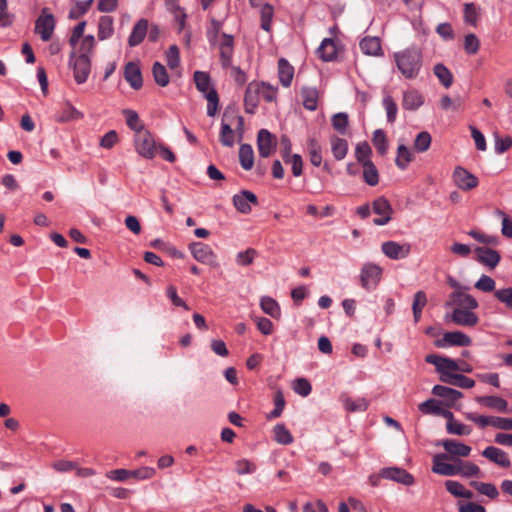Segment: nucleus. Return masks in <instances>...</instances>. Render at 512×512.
Listing matches in <instances>:
<instances>
[{"instance_id": "f257e3e1", "label": "nucleus", "mask_w": 512, "mask_h": 512, "mask_svg": "<svg viewBox=\"0 0 512 512\" xmlns=\"http://www.w3.org/2000/svg\"><path fill=\"white\" fill-rule=\"evenodd\" d=\"M394 61L398 70L406 79H415L422 67V51L413 45L394 53Z\"/></svg>"}, {"instance_id": "f03ea898", "label": "nucleus", "mask_w": 512, "mask_h": 512, "mask_svg": "<svg viewBox=\"0 0 512 512\" xmlns=\"http://www.w3.org/2000/svg\"><path fill=\"white\" fill-rule=\"evenodd\" d=\"M276 97V90L273 86L264 82L252 81L248 84L244 96V107L247 113H255L260 99L273 101Z\"/></svg>"}, {"instance_id": "7ed1b4c3", "label": "nucleus", "mask_w": 512, "mask_h": 512, "mask_svg": "<svg viewBox=\"0 0 512 512\" xmlns=\"http://www.w3.org/2000/svg\"><path fill=\"white\" fill-rule=\"evenodd\" d=\"M194 81L197 90L206 98L207 114L208 116H214L219 109V96L217 91L212 85L210 76L208 73L203 71H196L194 73Z\"/></svg>"}, {"instance_id": "20e7f679", "label": "nucleus", "mask_w": 512, "mask_h": 512, "mask_svg": "<svg viewBox=\"0 0 512 512\" xmlns=\"http://www.w3.org/2000/svg\"><path fill=\"white\" fill-rule=\"evenodd\" d=\"M157 142L149 130L139 131L133 136V146L136 153L147 160L153 159L158 150Z\"/></svg>"}, {"instance_id": "39448f33", "label": "nucleus", "mask_w": 512, "mask_h": 512, "mask_svg": "<svg viewBox=\"0 0 512 512\" xmlns=\"http://www.w3.org/2000/svg\"><path fill=\"white\" fill-rule=\"evenodd\" d=\"M383 269L375 263L367 262L360 269V284L363 289L373 291L382 279Z\"/></svg>"}, {"instance_id": "423d86ee", "label": "nucleus", "mask_w": 512, "mask_h": 512, "mask_svg": "<svg viewBox=\"0 0 512 512\" xmlns=\"http://www.w3.org/2000/svg\"><path fill=\"white\" fill-rule=\"evenodd\" d=\"M69 65L73 70L74 79L78 84H83L87 81L91 71V61L88 55H77L75 52H72Z\"/></svg>"}, {"instance_id": "0eeeda50", "label": "nucleus", "mask_w": 512, "mask_h": 512, "mask_svg": "<svg viewBox=\"0 0 512 512\" xmlns=\"http://www.w3.org/2000/svg\"><path fill=\"white\" fill-rule=\"evenodd\" d=\"M465 417L466 419L474 422L480 428L492 426L500 430H512V418L476 415L471 412L465 413Z\"/></svg>"}, {"instance_id": "6e6552de", "label": "nucleus", "mask_w": 512, "mask_h": 512, "mask_svg": "<svg viewBox=\"0 0 512 512\" xmlns=\"http://www.w3.org/2000/svg\"><path fill=\"white\" fill-rule=\"evenodd\" d=\"M237 121L236 131L232 129L231 124L223 118L221 123L220 142L226 147H232L243 136L244 121L241 116L235 117Z\"/></svg>"}, {"instance_id": "1a4fd4ad", "label": "nucleus", "mask_w": 512, "mask_h": 512, "mask_svg": "<svg viewBox=\"0 0 512 512\" xmlns=\"http://www.w3.org/2000/svg\"><path fill=\"white\" fill-rule=\"evenodd\" d=\"M56 20L47 8L42 9L36 19L34 32L40 36L42 41H49L55 30Z\"/></svg>"}, {"instance_id": "9d476101", "label": "nucleus", "mask_w": 512, "mask_h": 512, "mask_svg": "<svg viewBox=\"0 0 512 512\" xmlns=\"http://www.w3.org/2000/svg\"><path fill=\"white\" fill-rule=\"evenodd\" d=\"M189 249L196 261L214 268L219 266L216 253L207 244L195 242L189 245Z\"/></svg>"}, {"instance_id": "9b49d317", "label": "nucleus", "mask_w": 512, "mask_h": 512, "mask_svg": "<svg viewBox=\"0 0 512 512\" xmlns=\"http://www.w3.org/2000/svg\"><path fill=\"white\" fill-rule=\"evenodd\" d=\"M452 179L455 186L463 191L472 190L479 184L478 178L462 166L455 167Z\"/></svg>"}, {"instance_id": "f8f14e48", "label": "nucleus", "mask_w": 512, "mask_h": 512, "mask_svg": "<svg viewBox=\"0 0 512 512\" xmlns=\"http://www.w3.org/2000/svg\"><path fill=\"white\" fill-rule=\"evenodd\" d=\"M382 253L392 260H401L409 256L411 246L409 243H399L396 241H386L381 245Z\"/></svg>"}, {"instance_id": "ddd939ff", "label": "nucleus", "mask_w": 512, "mask_h": 512, "mask_svg": "<svg viewBox=\"0 0 512 512\" xmlns=\"http://www.w3.org/2000/svg\"><path fill=\"white\" fill-rule=\"evenodd\" d=\"M448 455L445 453L436 454L432 459V472L441 476H455L456 471V459L452 463L448 462Z\"/></svg>"}, {"instance_id": "4468645a", "label": "nucleus", "mask_w": 512, "mask_h": 512, "mask_svg": "<svg viewBox=\"0 0 512 512\" xmlns=\"http://www.w3.org/2000/svg\"><path fill=\"white\" fill-rule=\"evenodd\" d=\"M427 363L435 366L440 376L447 375L450 372H456L459 370V364L448 357L439 356L436 354H429L425 357Z\"/></svg>"}, {"instance_id": "2eb2a0df", "label": "nucleus", "mask_w": 512, "mask_h": 512, "mask_svg": "<svg viewBox=\"0 0 512 512\" xmlns=\"http://www.w3.org/2000/svg\"><path fill=\"white\" fill-rule=\"evenodd\" d=\"M472 343V339L461 331H452L444 333L442 339L437 340L435 345L437 347L446 348L452 346H469Z\"/></svg>"}, {"instance_id": "dca6fc26", "label": "nucleus", "mask_w": 512, "mask_h": 512, "mask_svg": "<svg viewBox=\"0 0 512 512\" xmlns=\"http://www.w3.org/2000/svg\"><path fill=\"white\" fill-rule=\"evenodd\" d=\"M473 310L454 308L450 314V319L458 326L474 327L478 324L479 317Z\"/></svg>"}, {"instance_id": "f3484780", "label": "nucleus", "mask_w": 512, "mask_h": 512, "mask_svg": "<svg viewBox=\"0 0 512 512\" xmlns=\"http://www.w3.org/2000/svg\"><path fill=\"white\" fill-rule=\"evenodd\" d=\"M373 212L378 215L373 223L378 226L386 225L392 217L393 209L387 199L380 197L372 203Z\"/></svg>"}, {"instance_id": "a211bd4d", "label": "nucleus", "mask_w": 512, "mask_h": 512, "mask_svg": "<svg viewBox=\"0 0 512 512\" xmlns=\"http://www.w3.org/2000/svg\"><path fill=\"white\" fill-rule=\"evenodd\" d=\"M277 140L268 130L261 129L257 135V148L261 157H269L276 149Z\"/></svg>"}, {"instance_id": "6ab92c4d", "label": "nucleus", "mask_w": 512, "mask_h": 512, "mask_svg": "<svg viewBox=\"0 0 512 512\" xmlns=\"http://www.w3.org/2000/svg\"><path fill=\"white\" fill-rule=\"evenodd\" d=\"M379 475L384 479H388L406 486H410L414 483V477L406 470L399 467L383 468Z\"/></svg>"}, {"instance_id": "aec40b11", "label": "nucleus", "mask_w": 512, "mask_h": 512, "mask_svg": "<svg viewBox=\"0 0 512 512\" xmlns=\"http://www.w3.org/2000/svg\"><path fill=\"white\" fill-rule=\"evenodd\" d=\"M446 305H454L455 308L463 309H476L479 306L478 301L472 295L465 293L463 290L451 293L450 300Z\"/></svg>"}, {"instance_id": "412c9836", "label": "nucleus", "mask_w": 512, "mask_h": 512, "mask_svg": "<svg viewBox=\"0 0 512 512\" xmlns=\"http://www.w3.org/2000/svg\"><path fill=\"white\" fill-rule=\"evenodd\" d=\"M439 445L443 446L447 455L452 457H467L472 450L470 446L454 439L444 440Z\"/></svg>"}, {"instance_id": "4be33fe9", "label": "nucleus", "mask_w": 512, "mask_h": 512, "mask_svg": "<svg viewBox=\"0 0 512 512\" xmlns=\"http://www.w3.org/2000/svg\"><path fill=\"white\" fill-rule=\"evenodd\" d=\"M482 456L497 464L500 467L508 468L511 461L507 453L497 447L488 446L482 451Z\"/></svg>"}, {"instance_id": "5701e85b", "label": "nucleus", "mask_w": 512, "mask_h": 512, "mask_svg": "<svg viewBox=\"0 0 512 512\" xmlns=\"http://www.w3.org/2000/svg\"><path fill=\"white\" fill-rule=\"evenodd\" d=\"M233 203L239 212L249 213L252 205L257 204V197L250 191H242L233 197Z\"/></svg>"}, {"instance_id": "b1692460", "label": "nucleus", "mask_w": 512, "mask_h": 512, "mask_svg": "<svg viewBox=\"0 0 512 512\" xmlns=\"http://www.w3.org/2000/svg\"><path fill=\"white\" fill-rule=\"evenodd\" d=\"M424 104V96L416 89L403 92L402 107L405 110L416 111Z\"/></svg>"}, {"instance_id": "393cba45", "label": "nucleus", "mask_w": 512, "mask_h": 512, "mask_svg": "<svg viewBox=\"0 0 512 512\" xmlns=\"http://www.w3.org/2000/svg\"><path fill=\"white\" fill-rule=\"evenodd\" d=\"M432 394L444 398L449 407H453L463 397L462 392L443 385H435L432 388Z\"/></svg>"}, {"instance_id": "a878e982", "label": "nucleus", "mask_w": 512, "mask_h": 512, "mask_svg": "<svg viewBox=\"0 0 512 512\" xmlns=\"http://www.w3.org/2000/svg\"><path fill=\"white\" fill-rule=\"evenodd\" d=\"M124 78L135 90L140 89L143 85L140 67L135 62H129L126 64L124 69Z\"/></svg>"}, {"instance_id": "bb28decb", "label": "nucleus", "mask_w": 512, "mask_h": 512, "mask_svg": "<svg viewBox=\"0 0 512 512\" xmlns=\"http://www.w3.org/2000/svg\"><path fill=\"white\" fill-rule=\"evenodd\" d=\"M475 252L477 254L478 261L492 269L495 268L500 262V254L493 249L487 247H478L476 248Z\"/></svg>"}, {"instance_id": "cd10ccee", "label": "nucleus", "mask_w": 512, "mask_h": 512, "mask_svg": "<svg viewBox=\"0 0 512 512\" xmlns=\"http://www.w3.org/2000/svg\"><path fill=\"white\" fill-rule=\"evenodd\" d=\"M361 51L368 56H381L382 48L378 37H364L359 43Z\"/></svg>"}, {"instance_id": "c85d7f7f", "label": "nucleus", "mask_w": 512, "mask_h": 512, "mask_svg": "<svg viewBox=\"0 0 512 512\" xmlns=\"http://www.w3.org/2000/svg\"><path fill=\"white\" fill-rule=\"evenodd\" d=\"M148 29V21L145 19L139 20L133 27V30L128 38V43L131 47L139 45L145 38Z\"/></svg>"}, {"instance_id": "c756f323", "label": "nucleus", "mask_w": 512, "mask_h": 512, "mask_svg": "<svg viewBox=\"0 0 512 512\" xmlns=\"http://www.w3.org/2000/svg\"><path fill=\"white\" fill-rule=\"evenodd\" d=\"M319 58L323 61H332L337 55V46L334 40L325 38L317 49Z\"/></svg>"}, {"instance_id": "7c9ffc66", "label": "nucleus", "mask_w": 512, "mask_h": 512, "mask_svg": "<svg viewBox=\"0 0 512 512\" xmlns=\"http://www.w3.org/2000/svg\"><path fill=\"white\" fill-rule=\"evenodd\" d=\"M330 146L335 160L341 161L346 157L349 148L347 140L332 136L330 138Z\"/></svg>"}, {"instance_id": "2f4dec72", "label": "nucleus", "mask_w": 512, "mask_h": 512, "mask_svg": "<svg viewBox=\"0 0 512 512\" xmlns=\"http://www.w3.org/2000/svg\"><path fill=\"white\" fill-rule=\"evenodd\" d=\"M476 401L481 405L499 412H505L508 408L507 401L498 396H479L476 398Z\"/></svg>"}, {"instance_id": "473e14b6", "label": "nucleus", "mask_w": 512, "mask_h": 512, "mask_svg": "<svg viewBox=\"0 0 512 512\" xmlns=\"http://www.w3.org/2000/svg\"><path fill=\"white\" fill-rule=\"evenodd\" d=\"M273 403L274 409L266 414L267 420H273L282 415L286 406L285 395L282 390L278 389L274 392Z\"/></svg>"}, {"instance_id": "72a5a7b5", "label": "nucleus", "mask_w": 512, "mask_h": 512, "mask_svg": "<svg viewBox=\"0 0 512 512\" xmlns=\"http://www.w3.org/2000/svg\"><path fill=\"white\" fill-rule=\"evenodd\" d=\"M456 471L457 475L462 477H478L481 474L480 468L469 461H462L460 459H456Z\"/></svg>"}, {"instance_id": "f704fd0d", "label": "nucleus", "mask_w": 512, "mask_h": 512, "mask_svg": "<svg viewBox=\"0 0 512 512\" xmlns=\"http://www.w3.org/2000/svg\"><path fill=\"white\" fill-rule=\"evenodd\" d=\"M114 33V21L110 16H102L98 21V38L103 41L109 39Z\"/></svg>"}, {"instance_id": "c9c22d12", "label": "nucleus", "mask_w": 512, "mask_h": 512, "mask_svg": "<svg viewBox=\"0 0 512 512\" xmlns=\"http://www.w3.org/2000/svg\"><path fill=\"white\" fill-rule=\"evenodd\" d=\"M239 160L244 170H250L254 164V151L251 145L242 144L239 148Z\"/></svg>"}, {"instance_id": "e433bc0d", "label": "nucleus", "mask_w": 512, "mask_h": 512, "mask_svg": "<svg viewBox=\"0 0 512 512\" xmlns=\"http://www.w3.org/2000/svg\"><path fill=\"white\" fill-rule=\"evenodd\" d=\"M445 487L449 493H451L455 497H461L470 499L473 497V493L466 489L463 484L455 480H447L445 482Z\"/></svg>"}, {"instance_id": "4c0bfd02", "label": "nucleus", "mask_w": 512, "mask_h": 512, "mask_svg": "<svg viewBox=\"0 0 512 512\" xmlns=\"http://www.w3.org/2000/svg\"><path fill=\"white\" fill-rule=\"evenodd\" d=\"M260 307L265 314H267L273 318L280 317V314H281L280 307H279L278 303L273 298H271L269 296L261 297Z\"/></svg>"}, {"instance_id": "58836bf2", "label": "nucleus", "mask_w": 512, "mask_h": 512, "mask_svg": "<svg viewBox=\"0 0 512 512\" xmlns=\"http://www.w3.org/2000/svg\"><path fill=\"white\" fill-rule=\"evenodd\" d=\"M413 160V154L404 144H400L397 149V156L395 163L397 167L404 170L408 167L410 162Z\"/></svg>"}, {"instance_id": "ea45409f", "label": "nucleus", "mask_w": 512, "mask_h": 512, "mask_svg": "<svg viewBox=\"0 0 512 512\" xmlns=\"http://www.w3.org/2000/svg\"><path fill=\"white\" fill-rule=\"evenodd\" d=\"M303 105L308 110H315L318 103V91L315 88L305 87L301 91Z\"/></svg>"}, {"instance_id": "a19ab883", "label": "nucleus", "mask_w": 512, "mask_h": 512, "mask_svg": "<svg viewBox=\"0 0 512 512\" xmlns=\"http://www.w3.org/2000/svg\"><path fill=\"white\" fill-rule=\"evenodd\" d=\"M123 115L125 117L126 124L134 131V134H137L139 131L146 130L144 124L140 121L137 112L134 110L126 109L123 111Z\"/></svg>"}, {"instance_id": "79ce46f5", "label": "nucleus", "mask_w": 512, "mask_h": 512, "mask_svg": "<svg viewBox=\"0 0 512 512\" xmlns=\"http://www.w3.org/2000/svg\"><path fill=\"white\" fill-rule=\"evenodd\" d=\"M368 405L369 403L365 398L351 399L346 397L343 399V406L348 412H363L367 410Z\"/></svg>"}, {"instance_id": "37998d69", "label": "nucleus", "mask_w": 512, "mask_h": 512, "mask_svg": "<svg viewBox=\"0 0 512 512\" xmlns=\"http://www.w3.org/2000/svg\"><path fill=\"white\" fill-rule=\"evenodd\" d=\"M152 73H153L155 82L159 86L165 87L169 84V81H170L169 75L167 73L166 68L161 63H159V62L154 63V65L152 67Z\"/></svg>"}, {"instance_id": "c03bdc74", "label": "nucleus", "mask_w": 512, "mask_h": 512, "mask_svg": "<svg viewBox=\"0 0 512 512\" xmlns=\"http://www.w3.org/2000/svg\"><path fill=\"white\" fill-rule=\"evenodd\" d=\"M427 303L426 294L423 291H418L414 295L412 310L415 322H418L421 318L422 310Z\"/></svg>"}, {"instance_id": "a18cd8bd", "label": "nucleus", "mask_w": 512, "mask_h": 512, "mask_svg": "<svg viewBox=\"0 0 512 512\" xmlns=\"http://www.w3.org/2000/svg\"><path fill=\"white\" fill-rule=\"evenodd\" d=\"M434 74L443 84L445 88H449L453 83V76L450 70L443 64H436L434 66Z\"/></svg>"}, {"instance_id": "49530a36", "label": "nucleus", "mask_w": 512, "mask_h": 512, "mask_svg": "<svg viewBox=\"0 0 512 512\" xmlns=\"http://www.w3.org/2000/svg\"><path fill=\"white\" fill-rule=\"evenodd\" d=\"M363 179L364 181L370 185L375 186L379 182V174L376 166L373 164V162H369L366 164H363Z\"/></svg>"}, {"instance_id": "de8ad7c7", "label": "nucleus", "mask_w": 512, "mask_h": 512, "mask_svg": "<svg viewBox=\"0 0 512 512\" xmlns=\"http://www.w3.org/2000/svg\"><path fill=\"white\" fill-rule=\"evenodd\" d=\"M373 145L379 154L385 155L388 151V142L386 138V134L383 130L377 129L373 133L372 137Z\"/></svg>"}, {"instance_id": "09e8293b", "label": "nucleus", "mask_w": 512, "mask_h": 512, "mask_svg": "<svg viewBox=\"0 0 512 512\" xmlns=\"http://www.w3.org/2000/svg\"><path fill=\"white\" fill-rule=\"evenodd\" d=\"M272 439L280 445L288 444V429L285 423H277L273 426L272 431Z\"/></svg>"}, {"instance_id": "8fccbe9b", "label": "nucleus", "mask_w": 512, "mask_h": 512, "mask_svg": "<svg viewBox=\"0 0 512 512\" xmlns=\"http://www.w3.org/2000/svg\"><path fill=\"white\" fill-rule=\"evenodd\" d=\"M292 389L301 397H307L312 391V386L306 378L299 377L292 381Z\"/></svg>"}, {"instance_id": "3c124183", "label": "nucleus", "mask_w": 512, "mask_h": 512, "mask_svg": "<svg viewBox=\"0 0 512 512\" xmlns=\"http://www.w3.org/2000/svg\"><path fill=\"white\" fill-rule=\"evenodd\" d=\"M371 153V148L367 142H360L356 145L355 157L361 165L372 162L370 159Z\"/></svg>"}, {"instance_id": "603ef678", "label": "nucleus", "mask_w": 512, "mask_h": 512, "mask_svg": "<svg viewBox=\"0 0 512 512\" xmlns=\"http://www.w3.org/2000/svg\"><path fill=\"white\" fill-rule=\"evenodd\" d=\"M446 430L449 434L457 436H467L472 432L471 427L456 420L446 423Z\"/></svg>"}, {"instance_id": "864d4df0", "label": "nucleus", "mask_w": 512, "mask_h": 512, "mask_svg": "<svg viewBox=\"0 0 512 512\" xmlns=\"http://www.w3.org/2000/svg\"><path fill=\"white\" fill-rule=\"evenodd\" d=\"M471 485L481 494L491 498L495 499L498 497L499 492L497 490V487L494 484L491 483H484V482H472Z\"/></svg>"}, {"instance_id": "5fc2aeb1", "label": "nucleus", "mask_w": 512, "mask_h": 512, "mask_svg": "<svg viewBox=\"0 0 512 512\" xmlns=\"http://www.w3.org/2000/svg\"><path fill=\"white\" fill-rule=\"evenodd\" d=\"M418 409L423 414L438 415L442 409L441 403L436 399H428L419 404Z\"/></svg>"}, {"instance_id": "6e6d98bb", "label": "nucleus", "mask_w": 512, "mask_h": 512, "mask_svg": "<svg viewBox=\"0 0 512 512\" xmlns=\"http://www.w3.org/2000/svg\"><path fill=\"white\" fill-rule=\"evenodd\" d=\"M83 116V113L77 110L74 106L67 105L63 112L60 115H58L57 121L64 123L82 119Z\"/></svg>"}, {"instance_id": "4d7b16f0", "label": "nucleus", "mask_w": 512, "mask_h": 512, "mask_svg": "<svg viewBox=\"0 0 512 512\" xmlns=\"http://www.w3.org/2000/svg\"><path fill=\"white\" fill-rule=\"evenodd\" d=\"M93 0L77 1L69 11L70 19H78L83 16L91 7Z\"/></svg>"}, {"instance_id": "13d9d810", "label": "nucleus", "mask_w": 512, "mask_h": 512, "mask_svg": "<svg viewBox=\"0 0 512 512\" xmlns=\"http://www.w3.org/2000/svg\"><path fill=\"white\" fill-rule=\"evenodd\" d=\"M494 150L496 154H503L512 147V138L510 136L501 137L494 133Z\"/></svg>"}, {"instance_id": "bf43d9fd", "label": "nucleus", "mask_w": 512, "mask_h": 512, "mask_svg": "<svg viewBox=\"0 0 512 512\" xmlns=\"http://www.w3.org/2000/svg\"><path fill=\"white\" fill-rule=\"evenodd\" d=\"M308 149L311 164L316 167L320 166L322 163V153L319 143L314 139L310 140Z\"/></svg>"}, {"instance_id": "052dcab7", "label": "nucleus", "mask_w": 512, "mask_h": 512, "mask_svg": "<svg viewBox=\"0 0 512 512\" xmlns=\"http://www.w3.org/2000/svg\"><path fill=\"white\" fill-rule=\"evenodd\" d=\"M348 115L343 112H339L332 117V126L340 134H346L348 128Z\"/></svg>"}, {"instance_id": "680f3d73", "label": "nucleus", "mask_w": 512, "mask_h": 512, "mask_svg": "<svg viewBox=\"0 0 512 512\" xmlns=\"http://www.w3.org/2000/svg\"><path fill=\"white\" fill-rule=\"evenodd\" d=\"M383 107L386 111L387 121L389 123H394L396 120L398 108L391 96L387 95L383 98Z\"/></svg>"}, {"instance_id": "e2e57ef3", "label": "nucleus", "mask_w": 512, "mask_h": 512, "mask_svg": "<svg viewBox=\"0 0 512 512\" xmlns=\"http://www.w3.org/2000/svg\"><path fill=\"white\" fill-rule=\"evenodd\" d=\"M479 18V9L472 3H467L464 6V21L467 24L476 26Z\"/></svg>"}, {"instance_id": "0e129e2a", "label": "nucleus", "mask_w": 512, "mask_h": 512, "mask_svg": "<svg viewBox=\"0 0 512 512\" xmlns=\"http://www.w3.org/2000/svg\"><path fill=\"white\" fill-rule=\"evenodd\" d=\"M480 41L478 37L473 34H467L464 38V50L467 54L474 55L479 51Z\"/></svg>"}, {"instance_id": "69168bd1", "label": "nucleus", "mask_w": 512, "mask_h": 512, "mask_svg": "<svg viewBox=\"0 0 512 512\" xmlns=\"http://www.w3.org/2000/svg\"><path fill=\"white\" fill-rule=\"evenodd\" d=\"M496 299L505 305L509 310H512V288L506 287L498 289L494 292Z\"/></svg>"}, {"instance_id": "338daca9", "label": "nucleus", "mask_w": 512, "mask_h": 512, "mask_svg": "<svg viewBox=\"0 0 512 512\" xmlns=\"http://www.w3.org/2000/svg\"><path fill=\"white\" fill-rule=\"evenodd\" d=\"M310 295V289L307 285H300L295 287L291 292L290 296L293 299L295 305H301L302 301Z\"/></svg>"}, {"instance_id": "774afa93", "label": "nucleus", "mask_w": 512, "mask_h": 512, "mask_svg": "<svg viewBox=\"0 0 512 512\" xmlns=\"http://www.w3.org/2000/svg\"><path fill=\"white\" fill-rule=\"evenodd\" d=\"M431 145V136L428 132H420L414 141V147L419 152H425Z\"/></svg>"}]
</instances>
